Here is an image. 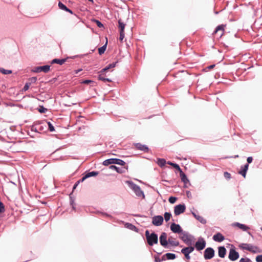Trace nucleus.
Segmentation results:
<instances>
[{
    "instance_id": "412c9836",
    "label": "nucleus",
    "mask_w": 262,
    "mask_h": 262,
    "mask_svg": "<svg viewBox=\"0 0 262 262\" xmlns=\"http://www.w3.org/2000/svg\"><path fill=\"white\" fill-rule=\"evenodd\" d=\"M179 172L181 181L184 183V184H186L189 182V180L187 178L186 174L183 172L182 169H181Z\"/></svg>"
},
{
    "instance_id": "bf43d9fd",
    "label": "nucleus",
    "mask_w": 262,
    "mask_h": 262,
    "mask_svg": "<svg viewBox=\"0 0 262 262\" xmlns=\"http://www.w3.org/2000/svg\"><path fill=\"white\" fill-rule=\"evenodd\" d=\"M31 130L32 131H34V132H36V133L38 132V129L36 127H35L34 126H32L31 127Z\"/></svg>"
},
{
    "instance_id": "e2e57ef3",
    "label": "nucleus",
    "mask_w": 262,
    "mask_h": 262,
    "mask_svg": "<svg viewBox=\"0 0 262 262\" xmlns=\"http://www.w3.org/2000/svg\"><path fill=\"white\" fill-rule=\"evenodd\" d=\"M82 71V69H79L74 71L75 74H78L79 72Z\"/></svg>"
},
{
    "instance_id": "052dcab7",
    "label": "nucleus",
    "mask_w": 262,
    "mask_h": 262,
    "mask_svg": "<svg viewBox=\"0 0 262 262\" xmlns=\"http://www.w3.org/2000/svg\"><path fill=\"white\" fill-rule=\"evenodd\" d=\"M161 260V261H164L166 259H167L166 258V256L165 255V254L163 255L161 258H160Z\"/></svg>"
},
{
    "instance_id": "f704fd0d",
    "label": "nucleus",
    "mask_w": 262,
    "mask_h": 262,
    "mask_svg": "<svg viewBox=\"0 0 262 262\" xmlns=\"http://www.w3.org/2000/svg\"><path fill=\"white\" fill-rule=\"evenodd\" d=\"M37 110L41 114L46 113L48 111L47 108H45L43 105H39Z\"/></svg>"
},
{
    "instance_id": "37998d69",
    "label": "nucleus",
    "mask_w": 262,
    "mask_h": 262,
    "mask_svg": "<svg viewBox=\"0 0 262 262\" xmlns=\"http://www.w3.org/2000/svg\"><path fill=\"white\" fill-rule=\"evenodd\" d=\"M247 171L244 169V168H241V170L238 171V173L241 174L244 178H246Z\"/></svg>"
},
{
    "instance_id": "a878e982",
    "label": "nucleus",
    "mask_w": 262,
    "mask_h": 262,
    "mask_svg": "<svg viewBox=\"0 0 262 262\" xmlns=\"http://www.w3.org/2000/svg\"><path fill=\"white\" fill-rule=\"evenodd\" d=\"M125 25V24L122 21L121 19H120L118 20V28L119 32H124Z\"/></svg>"
},
{
    "instance_id": "3c124183",
    "label": "nucleus",
    "mask_w": 262,
    "mask_h": 262,
    "mask_svg": "<svg viewBox=\"0 0 262 262\" xmlns=\"http://www.w3.org/2000/svg\"><path fill=\"white\" fill-rule=\"evenodd\" d=\"M224 176L226 179H229L231 178V174L227 171L224 173Z\"/></svg>"
},
{
    "instance_id": "c756f323",
    "label": "nucleus",
    "mask_w": 262,
    "mask_h": 262,
    "mask_svg": "<svg viewBox=\"0 0 262 262\" xmlns=\"http://www.w3.org/2000/svg\"><path fill=\"white\" fill-rule=\"evenodd\" d=\"M157 163L160 167H162L163 166H165L166 161L164 159L158 158Z\"/></svg>"
},
{
    "instance_id": "c9c22d12",
    "label": "nucleus",
    "mask_w": 262,
    "mask_h": 262,
    "mask_svg": "<svg viewBox=\"0 0 262 262\" xmlns=\"http://www.w3.org/2000/svg\"><path fill=\"white\" fill-rule=\"evenodd\" d=\"M92 21L96 23L98 27L100 28L104 27L103 24L99 20L96 19H93Z\"/></svg>"
},
{
    "instance_id": "f8f14e48",
    "label": "nucleus",
    "mask_w": 262,
    "mask_h": 262,
    "mask_svg": "<svg viewBox=\"0 0 262 262\" xmlns=\"http://www.w3.org/2000/svg\"><path fill=\"white\" fill-rule=\"evenodd\" d=\"M160 243L161 246L164 248L168 247V240H167V234L165 232H162L159 237Z\"/></svg>"
},
{
    "instance_id": "aec40b11",
    "label": "nucleus",
    "mask_w": 262,
    "mask_h": 262,
    "mask_svg": "<svg viewBox=\"0 0 262 262\" xmlns=\"http://www.w3.org/2000/svg\"><path fill=\"white\" fill-rule=\"evenodd\" d=\"M69 57H67L66 58H61V59H58V58H55V59H53L51 61V64H55V63H56V64H58L59 65H62L65 62L67 61V59L69 58Z\"/></svg>"
},
{
    "instance_id": "a18cd8bd",
    "label": "nucleus",
    "mask_w": 262,
    "mask_h": 262,
    "mask_svg": "<svg viewBox=\"0 0 262 262\" xmlns=\"http://www.w3.org/2000/svg\"><path fill=\"white\" fill-rule=\"evenodd\" d=\"M239 262H252V260L248 257L241 258Z\"/></svg>"
},
{
    "instance_id": "7ed1b4c3",
    "label": "nucleus",
    "mask_w": 262,
    "mask_h": 262,
    "mask_svg": "<svg viewBox=\"0 0 262 262\" xmlns=\"http://www.w3.org/2000/svg\"><path fill=\"white\" fill-rule=\"evenodd\" d=\"M102 164L104 166H108L111 164H118L121 166H124L125 162L120 159L118 158H110L104 160L102 162Z\"/></svg>"
},
{
    "instance_id": "4c0bfd02",
    "label": "nucleus",
    "mask_w": 262,
    "mask_h": 262,
    "mask_svg": "<svg viewBox=\"0 0 262 262\" xmlns=\"http://www.w3.org/2000/svg\"><path fill=\"white\" fill-rule=\"evenodd\" d=\"M171 216V213L170 212H166L164 214V219L166 222H168Z\"/></svg>"
},
{
    "instance_id": "8fccbe9b",
    "label": "nucleus",
    "mask_w": 262,
    "mask_h": 262,
    "mask_svg": "<svg viewBox=\"0 0 262 262\" xmlns=\"http://www.w3.org/2000/svg\"><path fill=\"white\" fill-rule=\"evenodd\" d=\"M93 82H94V81L93 80H89V79H85V80H83L81 82L82 83L86 84H90L91 83H93Z\"/></svg>"
},
{
    "instance_id": "9b49d317",
    "label": "nucleus",
    "mask_w": 262,
    "mask_h": 262,
    "mask_svg": "<svg viewBox=\"0 0 262 262\" xmlns=\"http://www.w3.org/2000/svg\"><path fill=\"white\" fill-rule=\"evenodd\" d=\"M186 206L184 204H180L176 205L174 208V213L176 215H179L185 212Z\"/></svg>"
},
{
    "instance_id": "f257e3e1",
    "label": "nucleus",
    "mask_w": 262,
    "mask_h": 262,
    "mask_svg": "<svg viewBox=\"0 0 262 262\" xmlns=\"http://www.w3.org/2000/svg\"><path fill=\"white\" fill-rule=\"evenodd\" d=\"M125 183L127 184L128 186L133 190L137 196L145 199V194L143 191H142L139 186L136 184L132 181L127 180L125 181Z\"/></svg>"
},
{
    "instance_id": "c03bdc74",
    "label": "nucleus",
    "mask_w": 262,
    "mask_h": 262,
    "mask_svg": "<svg viewBox=\"0 0 262 262\" xmlns=\"http://www.w3.org/2000/svg\"><path fill=\"white\" fill-rule=\"evenodd\" d=\"M177 200V198L175 196H170L168 199V201L171 204H174Z\"/></svg>"
},
{
    "instance_id": "4be33fe9",
    "label": "nucleus",
    "mask_w": 262,
    "mask_h": 262,
    "mask_svg": "<svg viewBox=\"0 0 262 262\" xmlns=\"http://www.w3.org/2000/svg\"><path fill=\"white\" fill-rule=\"evenodd\" d=\"M118 62V61H117L116 62H113L112 63H110L108 65H107L106 67H105V68H104L103 69L101 70L100 71L101 73H105V72H106L108 70H110V69H111L112 68H115L116 66L117 63Z\"/></svg>"
},
{
    "instance_id": "69168bd1",
    "label": "nucleus",
    "mask_w": 262,
    "mask_h": 262,
    "mask_svg": "<svg viewBox=\"0 0 262 262\" xmlns=\"http://www.w3.org/2000/svg\"><path fill=\"white\" fill-rule=\"evenodd\" d=\"M134 216H137V217H146L145 215H141L140 214H133Z\"/></svg>"
},
{
    "instance_id": "f03ea898",
    "label": "nucleus",
    "mask_w": 262,
    "mask_h": 262,
    "mask_svg": "<svg viewBox=\"0 0 262 262\" xmlns=\"http://www.w3.org/2000/svg\"><path fill=\"white\" fill-rule=\"evenodd\" d=\"M146 241L148 245L152 246L158 243V235L155 232L150 233L149 231L146 230L145 232Z\"/></svg>"
},
{
    "instance_id": "cd10ccee",
    "label": "nucleus",
    "mask_w": 262,
    "mask_h": 262,
    "mask_svg": "<svg viewBox=\"0 0 262 262\" xmlns=\"http://www.w3.org/2000/svg\"><path fill=\"white\" fill-rule=\"evenodd\" d=\"M72 193H70V195H69V197H70V205L72 206V209L74 210H75L76 209V207H75V199L74 198L72 197Z\"/></svg>"
},
{
    "instance_id": "7c9ffc66",
    "label": "nucleus",
    "mask_w": 262,
    "mask_h": 262,
    "mask_svg": "<svg viewBox=\"0 0 262 262\" xmlns=\"http://www.w3.org/2000/svg\"><path fill=\"white\" fill-rule=\"evenodd\" d=\"M185 250H186V249H184V248H183L181 249V252L182 254H183L184 255L185 258L187 260H189L190 259V253L188 251L187 252Z\"/></svg>"
},
{
    "instance_id": "6ab92c4d",
    "label": "nucleus",
    "mask_w": 262,
    "mask_h": 262,
    "mask_svg": "<svg viewBox=\"0 0 262 262\" xmlns=\"http://www.w3.org/2000/svg\"><path fill=\"white\" fill-rule=\"evenodd\" d=\"M232 226L237 227L238 228H239V229H242L244 231H246L249 229V227L248 226H246L245 224L239 223L238 222H235L233 223Z\"/></svg>"
},
{
    "instance_id": "2eb2a0df",
    "label": "nucleus",
    "mask_w": 262,
    "mask_h": 262,
    "mask_svg": "<svg viewBox=\"0 0 262 262\" xmlns=\"http://www.w3.org/2000/svg\"><path fill=\"white\" fill-rule=\"evenodd\" d=\"M109 168L111 170H115L119 173H123L125 172V170L128 169V166H124V167H119L115 165H111L109 166Z\"/></svg>"
},
{
    "instance_id": "338daca9",
    "label": "nucleus",
    "mask_w": 262,
    "mask_h": 262,
    "mask_svg": "<svg viewBox=\"0 0 262 262\" xmlns=\"http://www.w3.org/2000/svg\"><path fill=\"white\" fill-rule=\"evenodd\" d=\"M103 214H104V215L106 216H108V217H111V215H110V214H107V213H103Z\"/></svg>"
},
{
    "instance_id": "79ce46f5",
    "label": "nucleus",
    "mask_w": 262,
    "mask_h": 262,
    "mask_svg": "<svg viewBox=\"0 0 262 262\" xmlns=\"http://www.w3.org/2000/svg\"><path fill=\"white\" fill-rule=\"evenodd\" d=\"M47 123L48 125L49 130L51 132H53L55 131V128H54V126L53 125V124L50 121H47Z\"/></svg>"
},
{
    "instance_id": "9d476101",
    "label": "nucleus",
    "mask_w": 262,
    "mask_h": 262,
    "mask_svg": "<svg viewBox=\"0 0 262 262\" xmlns=\"http://www.w3.org/2000/svg\"><path fill=\"white\" fill-rule=\"evenodd\" d=\"M164 218L162 215H155L152 218V224L155 226H160L163 223Z\"/></svg>"
},
{
    "instance_id": "b1692460",
    "label": "nucleus",
    "mask_w": 262,
    "mask_h": 262,
    "mask_svg": "<svg viewBox=\"0 0 262 262\" xmlns=\"http://www.w3.org/2000/svg\"><path fill=\"white\" fill-rule=\"evenodd\" d=\"M98 79L101 80L104 82H111L112 80L104 77V73H101L100 71L99 72Z\"/></svg>"
},
{
    "instance_id": "a211bd4d",
    "label": "nucleus",
    "mask_w": 262,
    "mask_h": 262,
    "mask_svg": "<svg viewBox=\"0 0 262 262\" xmlns=\"http://www.w3.org/2000/svg\"><path fill=\"white\" fill-rule=\"evenodd\" d=\"M227 250L224 246H219L218 247V255L221 258H224L226 254Z\"/></svg>"
},
{
    "instance_id": "58836bf2",
    "label": "nucleus",
    "mask_w": 262,
    "mask_h": 262,
    "mask_svg": "<svg viewBox=\"0 0 262 262\" xmlns=\"http://www.w3.org/2000/svg\"><path fill=\"white\" fill-rule=\"evenodd\" d=\"M168 244L172 246H178L179 245V242L178 241L171 240L169 238L168 239Z\"/></svg>"
},
{
    "instance_id": "864d4df0",
    "label": "nucleus",
    "mask_w": 262,
    "mask_h": 262,
    "mask_svg": "<svg viewBox=\"0 0 262 262\" xmlns=\"http://www.w3.org/2000/svg\"><path fill=\"white\" fill-rule=\"evenodd\" d=\"M120 36H119V40L122 41L125 36L124 32H119Z\"/></svg>"
},
{
    "instance_id": "a19ab883",
    "label": "nucleus",
    "mask_w": 262,
    "mask_h": 262,
    "mask_svg": "<svg viewBox=\"0 0 262 262\" xmlns=\"http://www.w3.org/2000/svg\"><path fill=\"white\" fill-rule=\"evenodd\" d=\"M85 180H83V177H82L80 180H79L78 181H77L75 183V184L74 185L73 187V191L76 188V187L78 186V185H79V184L80 183H82Z\"/></svg>"
},
{
    "instance_id": "1a4fd4ad",
    "label": "nucleus",
    "mask_w": 262,
    "mask_h": 262,
    "mask_svg": "<svg viewBox=\"0 0 262 262\" xmlns=\"http://www.w3.org/2000/svg\"><path fill=\"white\" fill-rule=\"evenodd\" d=\"M50 70V66L45 65L42 66L35 67L32 69V72L34 73H39L43 72L45 73H48Z\"/></svg>"
},
{
    "instance_id": "ddd939ff",
    "label": "nucleus",
    "mask_w": 262,
    "mask_h": 262,
    "mask_svg": "<svg viewBox=\"0 0 262 262\" xmlns=\"http://www.w3.org/2000/svg\"><path fill=\"white\" fill-rule=\"evenodd\" d=\"M170 230L174 233H182L184 232L180 225L175 223H171Z\"/></svg>"
},
{
    "instance_id": "13d9d810",
    "label": "nucleus",
    "mask_w": 262,
    "mask_h": 262,
    "mask_svg": "<svg viewBox=\"0 0 262 262\" xmlns=\"http://www.w3.org/2000/svg\"><path fill=\"white\" fill-rule=\"evenodd\" d=\"M186 195L188 198H191V193L190 192V191L187 190V191H186Z\"/></svg>"
},
{
    "instance_id": "f3484780",
    "label": "nucleus",
    "mask_w": 262,
    "mask_h": 262,
    "mask_svg": "<svg viewBox=\"0 0 262 262\" xmlns=\"http://www.w3.org/2000/svg\"><path fill=\"white\" fill-rule=\"evenodd\" d=\"M212 238L215 242L220 243L223 242L225 238L222 233L218 232L213 236Z\"/></svg>"
},
{
    "instance_id": "e433bc0d",
    "label": "nucleus",
    "mask_w": 262,
    "mask_h": 262,
    "mask_svg": "<svg viewBox=\"0 0 262 262\" xmlns=\"http://www.w3.org/2000/svg\"><path fill=\"white\" fill-rule=\"evenodd\" d=\"M58 6L60 9L64 10L65 11H66V10L68 9V7L61 2H59Z\"/></svg>"
},
{
    "instance_id": "5fc2aeb1",
    "label": "nucleus",
    "mask_w": 262,
    "mask_h": 262,
    "mask_svg": "<svg viewBox=\"0 0 262 262\" xmlns=\"http://www.w3.org/2000/svg\"><path fill=\"white\" fill-rule=\"evenodd\" d=\"M247 164H250L253 161V158L252 157H248L247 159Z\"/></svg>"
},
{
    "instance_id": "bb28decb",
    "label": "nucleus",
    "mask_w": 262,
    "mask_h": 262,
    "mask_svg": "<svg viewBox=\"0 0 262 262\" xmlns=\"http://www.w3.org/2000/svg\"><path fill=\"white\" fill-rule=\"evenodd\" d=\"M224 30V26L223 25H219L216 27L215 30L214 31V33H216L219 31H221L220 36H221L223 34V32Z\"/></svg>"
},
{
    "instance_id": "39448f33",
    "label": "nucleus",
    "mask_w": 262,
    "mask_h": 262,
    "mask_svg": "<svg viewBox=\"0 0 262 262\" xmlns=\"http://www.w3.org/2000/svg\"><path fill=\"white\" fill-rule=\"evenodd\" d=\"M239 247L242 249L247 250L253 253H256L258 252V248L257 246H254L250 244H241L239 245Z\"/></svg>"
},
{
    "instance_id": "774afa93",
    "label": "nucleus",
    "mask_w": 262,
    "mask_h": 262,
    "mask_svg": "<svg viewBox=\"0 0 262 262\" xmlns=\"http://www.w3.org/2000/svg\"><path fill=\"white\" fill-rule=\"evenodd\" d=\"M39 130L42 131L43 129V127L42 126H40L38 129Z\"/></svg>"
},
{
    "instance_id": "5701e85b",
    "label": "nucleus",
    "mask_w": 262,
    "mask_h": 262,
    "mask_svg": "<svg viewBox=\"0 0 262 262\" xmlns=\"http://www.w3.org/2000/svg\"><path fill=\"white\" fill-rule=\"evenodd\" d=\"M191 213L193 215V216L195 217V219L199 221L201 223L203 224H205L206 223V220L205 219H204L202 216L196 214L195 212L193 211H191Z\"/></svg>"
},
{
    "instance_id": "72a5a7b5",
    "label": "nucleus",
    "mask_w": 262,
    "mask_h": 262,
    "mask_svg": "<svg viewBox=\"0 0 262 262\" xmlns=\"http://www.w3.org/2000/svg\"><path fill=\"white\" fill-rule=\"evenodd\" d=\"M0 72L4 75H8L11 74L12 73V71L10 70H6L4 68H0Z\"/></svg>"
},
{
    "instance_id": "de8ad7c7",
    "label": "nucleus",
    "mask_w": 262,
    "mask_h": 262,
    "mask_svg": "<svg viewBox=\"0 0 262 262\" xmlns=\"http://www.w3.org/2000/svg\"><path fill=\"white\" fill-rule=\"evenodd\" d=\"M5 211V206L4 204L0 201V213H3Z\"/></svg>"
},
{
    "instance_id": "4d7b16f0",
    "label": "nucleus",
    "mask_w": 262,
    "mask_h": 262,
    "mask_svg": "<svg viewBox=\"0 0 262 262\" xmlns=\"http://www.w3.org/2000/svg\"><path fill=\"white\" fill-rule=\"evenodd\" d=\"M155 262H161V260L159 256H155Z\"/></svg>"
},
{
    "instance_id": "49530a36",
    "label": "nucleus",
    "mask_w": 262,
    "mask_h": 262,
    "mask_svg": "<svg viewBox=\"0 0 262 262\" xmlns=\"http://www.w3.org/2000/svg\"><path fill=\"white\" fill-rule=\"evenodd\" d=\"M30 85L31 83L26 82L23 89V90L24 91H27L29 89Z\"/></svg>"
},
{
    "instance_id": "473e14b6",
    "label": "nucleus",
    "mask_w": 262,
    "mask_h": 262,
    "mask_svg": "<svg viewBox=\"0 0 262 262\" xmlns=\"http://www.w3.org/2000/svg\"><path fill=\"white\" fill-rule=\"evenodd\" d=\"M167 164L168 165H171L173 168H176L179 171H180L182 169L180 168V166L177 163H174L170 161H168Z\"/></svg>"
},
{
    "instance_id": "ea45409f",
    "label": "nucleus",
    "mask_w": 262,
    "mask_h": 262,
    "mask_svg": "<svg viewBox=\"0 0 262 262\" xmlns=\"http://www.w3.org/2000/svg\"><path fill=\"white\" fill-rule=\"evenodd\" d=\"M184 249H186L185 251H186L187 252L188 251L191 253L194 251V248H195V246L193 247V246H192V245H190V246H188V247H184Z\"/></svg>"
},
{
    "instance_id": "393cba45",
    "label": "nucleus",
    "mask_w": 262,
    "mask_h": 262,
    "mask_svg": "<svg viewBox=\"0 0 262 262\" xmlns=\"http://www.w3.org/2000/svg\"><path fill=\"white\" fill-rule=\"evenodd\" d=\"M125 227L132 231H134L137 232H138L139 231L138 228L136 226L129 223H126L125 224Z\"/></svg>"
},
{
    "instance_id": "0eeeda50",
    "label": "nucleus",
    "mask_w": 262,
    "mask_h": 262,
    "mask_svg": "<svg viewBox=\"0 0 262 262\" xmlns=\"http://www.w3.org/2000/svg\"><path fill=\"white\" fill-rule=\"evenodd\" d=\"M232 246L233 247L229 250L228 258L230 260L234 261L238 259L239 254L236 251L235 247L233 245H232Z\"/></svg>"
},
{
    "instance_id": "603ef678",
    "label": "nucleus",
    "mask_w": 262,
    "mask_h": 262,
    "mask_svg": "<svg viewBox=\"0 0 262 262\" xmlns=\"http://www.w3.org/2000/svg\"><path fill=\"white\" fill-rule=\"evenodd\" d=\"M256 262H262V255H258L255 258Z\"/></svg>"
},
{
    "instance_id": "c85d7f7f",
    "label": "nucleus",
    "mask_w": 262,
    "mask_h": 262,
    "mask_svg": "<svg viewBox=\"0 0 262 262\" xmlns=\"http://www.w3.org/2000/svg\"><path fill=\"white\" fill-rule=\"evenodd\" d=\"M107 42L106 41V43L103 46H102L98 49V53L100 55L103 54L106 51L107 43Z\"/></svg>"
},
{
    "instance_id": "0e129e2a",
    "label": "nucleus",
    "mask_w": 262,
    "mask_h": 262,
    "mask_svg": "<svg viewBox=\"0 0 262 262\" xmlns=\"http://www.w3.org/2000/svg\"><path fill=\"white\" fill-rule=\"evenodd\" d=\"M215 67V64H211L207 67L208 69H212Z\"/></svg>"
},
{
    "instance_id": "423d86ee",
    "label": "nucleus",
    "mask_w": 262,
    "mask_h": 262,
    "mask_svg": "<svg viewBox=\"0 0 262 262\" xmlns=\"http://www.w3.org/2000/svg\"><path fill=\"white\" fill-rule=\"evenodd\" d=\"M215 255V251L212 247H208L204 251V258L205 260H209Z\"/></svg>"
},
{
    "instance_id": "2f4dec72",
    "label": "nucleus",
    "mask_w": 262,
    "mask_h": 262,
    "mask_svg": "<svg viewBox=\"0 0 262 262\" xmlns=\"http://www.w3.org/2000/svg\"><path fill=\"white\" fill-rule=\"evenodd\" d=\"M165 255L168 260H173L176 258V255L174 253H167L165 254Z\"/></svg>"
},
{
    "instance_id": "09e8293b",
    "label": "nucleus",
    "mask_w": 262,
    "mask_h": 262,
    "mask_svg": "<svg viewBox=\"0 0 262 262\" xmlns=\"http://www.w3.org/2000/svg\"><path fill=\"white\" fill-rule=\"evenodd\" d=\"M29 80L30 81V82L29 83H31V84L34 83L36 82V81L37 80V78L36 77H32L29 78Z\"/></svg>"
},
{
    "instance_id": "6e6552de",
    "label": "nucleus",
    "mask_w": 262,
    "mask_h": 262,
    "mask_svg": "<svg viewBox=\"0 0 262 262\" xmlns=\"http://www.w3.org/2000/svg\"><path fill=\"white\" fill-rule=\"evenodd\" d=\"M206 245L205 240L202 237H200L195 244V248L198 251H201L204 249Z\"/></svg>"
},
{
    "instance_id": "680f3d73",
    "label": "nucleus",
    "mask_w": 262,
    "mask_h": 262,
    "mask_svg": "<svg viewBox=\"0 0 262 262\" xmlns=\"http://www.w3.org/2000/svg\"><path fill=\"white\" fill-rule=\"evenodd\" d=\"M66 12H69L72 14H74L73 11L68 8L67 10H66Z\"/></svg>"
},
{
    "instance_id": "6e6d98bb",
    "label": "nucleus",
    "mask_w": 262,
    "mask_h": 262,
    "mask_svg": "<svg viewBox=\"0 0 262 262\" xmlns=\"http://www.w3.org/2000/svg\"><path fill=\"white\" fill-rule=\"evenodd\" d=\"M241 167H242V168H244V169H245V170H246L247 171V170L248 169V167H249V164H246L245 165H244V166H242Z\"/></svg>"
},
{
    "instance_id": "4468645a",
    "label": "nucleus",
    "mask_w": 262,
    "mask_h": 262,
    "mask_svg": "<svg viewBox=\"0 0 262 262\" xmlns=\"http://www.w3.org/2000/svg\"><path fill=\"white\" fill-rule=\"evenodd\" d=\"M134 145L137 149L142 151L144 152H148L149 151V149L147 145L142 144L140 143H134Z\"/></svg>"
},
{
    "instance_id": "20e7f679",
    "label": "nucleus",
    "mask_w": 262,
    "mask_h": 262,
    "mask_svg": "<svg viewBox=\"0 0 262 262\" xmlns=\"http://www.w3.org/2000/svg\"><path fill=\"white\" fill-rule=\"evenodd\" d=\"M183 235L180 236V238L187 245H192L194 242V237L191 234H188L186 231L182 233Z\"/></svg>"
},
{
    "instance_id": "dca6fc26",
    "label": "nucleus",
    "mask_w": 262,
    "mask_h": 262,
    "mask_svg": "<svg viewBox=\"0 0 262 262\" xmlns=\"http://www.w3.org/2000/svg\"><path fill=\"white\" fill-rule=\"evenodd\" d=\"M99 174V171H85L83 173V180H86V179L92 177H96Z\"/></svg>"
}]
</instances>
